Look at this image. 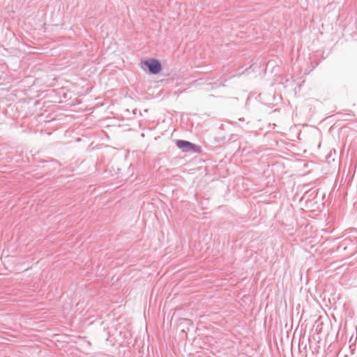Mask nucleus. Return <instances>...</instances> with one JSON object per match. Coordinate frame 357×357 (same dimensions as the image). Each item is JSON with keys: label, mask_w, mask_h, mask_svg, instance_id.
Here are the masks:
<instances>
[{"label": "nucleus", "mask_w": 357, "mask_h": 357, "mask_svg": "<svg viewBox=\"0 0 357 357\" xmlns=\"http://www.w3.org/2000/svg\"><path fill=\"white\" fill-rule=\"evenodd\" d=\"M176 146L183 152L199 153L201 147L188 141L183 139L176 140Z\"/></svg>", "instance_id": "f257e3e1"}, {"label": "nucleus", "mask_w": 357, "mask_h": 357, "mask_svg": "<svg viewBox=\"0 0 357 357\" xmlns=\"http://www.w3.org/2000/svg\"><path fill=\"white\" fill-rule=\"evenodd\" d=\"M143 64L147 68L150 74L158 75L162 70V65L159 60L156 59H149L144 60Z\"/></svg>", "instance_id": "f03ea898"}, {"label": "nucleus", "mask_w": 357, "mask_h": 357, "mask_svg": "<svg viewBox=\"0 0 357 357\" xmlns=\"http://www.w3.org/2000/svg\"><path fill=\"white\" fill-rule=\"evenodd\" d=\"M349 243H352V240L350 238H346L341 242L340 247H343L344 249H346Z\"/></svg>", "instance_id": "7ed1b4c3"}, {"label": "nucleus", "mask_w": 357, "mask_h": 357, "mask_svg": "<svg viewBox=\"0 0 357 357\" xmlns=\"http://www.w3.org/2000/svg\"><path fill=\"white\" fill-rule=\"evenodd\" d=\"M185 320L187 321L190 325L192 324V322L190 319H185Z\"/></svg>", "instance_id": "20e7f679"}]
</instances>
